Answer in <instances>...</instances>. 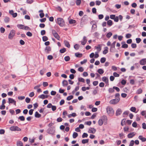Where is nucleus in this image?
<instances>
[{"label":"nucleus","mask_w":146,"mask_h":146,"mask_svg":"<svg viewBox=\"0 0 146 146\" xmlns=\"http://www.w3.org/2000/svg\"><path fill=\"white\" fill-rule=\"evenodd\" d=\"M107 113L110 116H112L114 114V112L113 108L110 106H108L106 108Z\"/></svg>","instance_id":"f257e3e1"},{"label":"nucleus","mask_w":146,"mask_h":146,"mask_svg":"<svg viewBox=\"0 0 146 146\" xmlns=\"http://www.w3.org/2000/svg\"><path fill=\"white\" fill-rule=\"evenodd\" d=\"M57 23L61 27H63L64 25V22L62 18H59L57 19Z\"/></svg>","instance_id":"f03ea898"},{"label":"nucleus","mask_w":146,"mask_h":146,"mask_svg":"<svg viewBox=\"0 0 146 146\" xmlns=\"http://www.w3.org/2000/svg\"><path fill=\"white\" fill-rule=\"evenodd\" d=\"M120 100V98L118 97L115 99L111 100L110 101V103L111 104H115L119 102Z\"/></svg>","instance_id":"7ed1b4c3"},{"label":"nucleus","mask_w":146,"mask_h":146,"mask_svg":"<svg viewBox=\"0 0 146 146\" xmlns=\"http://www.w3.org/2000/svg\"><path fill=\"white\" fill-rule=\"evenodd\" d=\"M15 34V31L14 30H11L8 35V38L10 39H12Z\"/></svg>","instance_id":"20e7f679"},{"label":"nucleus","mask_w":146,"mask_h":146,"mask_svg":"<svg viewBox=\"0 0 146 146\" xmlns=\"http://www.w3.org/2000/svg\"><path fill=\"white\" fill-rule=\"evenodd\" d=\"M47 133L51 134H54L55 132V127H53L49 128L47 131Z\"/></svg>","instance_id":"39448f33"},{"label":"nucleus","mask_w":146,"mask_h":146,"mask_svg":"<svg viewBox=\"0 0 146 146\" xmlns=\"http://www.w3.org/2000/svg\"><path fill=\"white\" fill-rule=\"evenodd\" d=\"M52 33L54 37L58 40H60V37L58 33L54 30L52 31Z\"/></svg>","instance_id":"423d86ee"},{"label":"nucleus","mask_w":146,"mask_h":146,"mask_svg":"<svg viewBox=\"0 0 146 146\" xmlns=\"http://www.w3.org/2000/svg\"><path fill=\"white\" fill-rule=\"evenodd\" d=\"M11 131H21V129L17 126H12L10 128Z\"/></svg>","instance_id":"0eeeda50"},{"label":"nucleus","mask_w":146,"mask_h":146,"mask_svg":"<svg viewBox=\"0 0 146 146\" xmlns=\"http://www.w3.org/2000/svg\"><path fill=\"white\" fill-rule=\"evenodd\" d=\"M100 119L102 121L105 125H106L107 124L108 118L105 115L103 116Z\"/></svg>","instance_id":"6e6552de"},{"label":"nucleus","mask_w":146,"mask_h":146,"mask_svg":"<svg viewBox=\"0 0 146 146\" xmlns=\"http://www.w3.org/2000/svg\"><path fill=\"white\" fill-rule=\"evenodd\" d=\"M90 24L92 25V30L95 31L97 27V25L94 21H91L90 22Z\"/></svg>","instance_id":"1a4fd4ad"},{"label":"nucleus","mask_w":146,"mask_h":146,"mask_svg":"<svg viewBox=\"0 0 146 146\" xmlns=\"http://www.w3.org/2000/svg\"><path fill=\"white\" fill-rule=\"evenodd\" d=\"M8 102L9 104H14V105L16 106V101L11 98H8Z\"/></svg>","instance_id":"9d476101"},{"label":"nucleus","mask_w":146,"mask_h":146,"mask_svg":"<svg viewBox=\"0 0 146 146\" xmlns=\"http://www.w3.org/2000/svg\"><path fill=\"white\" fill-rule=\"evenodd\" d=\"M140 64L141 65H144L146 64V58H143L140 61Z\"/></svg>","instance_id":"9b49d317"},{"label":"nucleus","mask_w":146,"mask_h":146,"mask_svg":"<svg viewBox=\"0 0 146 146\" xmlns=\"http://www.w3.org/2000/svg\"><path fill=\"white\" fill-rule=\"evenodd\" d=\"M95 129L93 128H90L88 130V132L89 133H94L96 132Z\"/></svg>","instance_id":"f8f14e48"},{"label":"nucleus","mask_w":146,"mask_h":146,"mask_svg":"<svg viewBox=\"0 0 146 146\" xmlns=\"http://www.w3.org/2000/svg\"><path fill=\"white\" fill-rule=\"evenodd\" d=\"M143 78L142 77H137V80L140 84L143 83V82L144 80L143 79Z\"/></svg>","instance_id":"ddd939ff"},{"label":"nucleus","mask_w":146,"mask_h":146,"mask_svg":"<svg viewBox=\"0 0 146 146\" xmlns=\"http://www.w3.org/2000/svg\"><path fill=\"white\" fill-rule=\"evenodd\" d=\"M115 43L116 42L115 41L113 42L111 45V48L110 49V51L111 52H113L114 50H113L112 48H114Z\"/></svg>","instance_id":"4468645a"},{"label":"nucleus","mask_w":146,"mask_h":146,"mask_svg":"<svg viewBox=\"0 0 146 146\" xmlns=\"http://www.w3.org/2000/svg\"><path fill=\"white\" fill-rule=\"evenodd\" d=\"M138 138L143 142H145L146 141V138L143 137L142 135H139Z\"/></svg>","instance_id":"2eb2a0df"},{"label":"nucleus","mask_w":146,"mask_h":146,"mask_svg":"<svg viewBox=\"0 0 146 146\" xmlns=\"http://www.w3.org/2000/svg\"><path fill=\"white\" fill-rule=\"evenodd\" d=\"M48 96L45 95L44 94H42L38 96V98L42 99L47 98H48Z\"/></svg>","instance_id":"dca6fc26"},{"label":"nucleus","mask_w":146,"mask_h":146,"mask_svg":"<svg viewBox=\"0 0 146 146\" xmlns=\"http://www.w3.org/2000/svg\"><path fill=\"white\" fill-rule=\"evenodd\" d=\"M136 134L135 133L133 132L127 135V137L129 138H131L133 137Z\"/></svg>","instance_id":"f3484780"},{"label":"nucleus","mask_w":146,"mask_h":146,"mask_svg":"<svg viewBox=\"0 0 146 146\" xmlns=\"http://www.w3.org/2000/svg\"><path fill=\"white\" fill-rule=\"evenodd\" d=\"M122 112L121 110V109H118L116 112V116H118L120 115Z\"/></svg>","instance_id":"a211bd4d"},{"label":"nucleus","mask_w":146,"mask_h":146,"mask_svg":"<svg viewBox=\"0 0 146 146\" xmlns=\"http://www.w3.org/2000/svg\"><path fill=\"white\" fill-rule=\"evenodd\" d=\"M95 48L97 49V50L98 51V52H100L101 50V46L100 45H98L97 46H95Z\"/></svg>","instance_id":"6ab92c4d"},{"label":"nucleus","mask_w":146,"mask_h":146,"mask_svg":"<svg viewBox=\"0 0 146 146\" xmlns=\"http://www.w3.org/2000/svg\"><path fill=\"white\" fill-rule=\"evenodd\" d=\"M87 41V40L86 39V37L85 36H84L83 38V40L81 42V44L83 45H85L86 42Z\"/></svg>","instance_id":"aec40b11"},{"label":"nucleus","mask_w":146,"mask_h":146,"mask_svg":"<svg viewBox=\"0 0 146 146\" xmlns=\"http://www.w3.org/2000/svg\"><path fill=\"white\" fill-rule=\"evenodd\" d=\"M64 42L66 46L68 48H70V45L69 44V42L68 41L66 40H65L64 41Z\"/></svg>","instance_id":"412c9836"},{"label":"nucleus","mask_w":146,"mask_h":146,"mask_svg":"<svg viewBox=\"0 0 146 146\" xmlns=\"http://www.w3.org/2000/svg\"><path fill=\"white\" fill-rule=\"evenodd\" d=\"M102 80L106 83H108V78L104 76L102 78Z\"/></svg>","instance_id":"4be33fe9"},{"label":"nucleus","mask_w":146,"mask_h":146,"mask_svg":"<svg viewBox=\"0 0 146 146\" xmlns=\"http://www.w3.org/2000/svg\"><path fill=\"white\" fill-rule=\"evenodd\" d=\"M51 50V48L49 46H46L45 49V51L48 53Z\"/></svg>","instance_id":"5701e85b"},{"label":"nucleus","mask_w":146,"mask_h":146,"mask_svg":"<svg viewBox=\"0 0 146 146\" xmlns=\"http://www.w3.org/2000/svg\"><path fill=\"white\" fill-rule=\"evenodd\" d=\"M63 86H67L68 85V82L67 81L64 80L62 82Z\"/></svg>","instance_id":"b1692460"},{"label":"nucleus","mask_w":146,"mask_h":146,"mask_svg":"<svg viewBox=\"0 0 146 146\" xmlns=\"http://www.w3.org/2000/svg\"><path fill=\"white\" fill-rule=\"evenodd\" d=\"M41 116L40 114H39L36 111L35 113V117L37 118H39Z\"/></svg>","instance_id":"393cba45"},{"label":"nucleus","mask_w":146,"mask_h":146,"mask_svg":"<svg viewBox=\"0 0 146 146\" xmlns=\"http://www.w3.org/2000/svg\"><path fill=\"white\" fill-rule=\"evenodd\" d=\"M104 48H105V50L103 51V53L104 54H107L108 52V47H105Z\"/></svg>","instance_id":"a878e982"},{"label":"nucleus","mask_w":146,"mask_h":146,"mask_svg":"<svg viewBox=\"0 0 146 146\" xmlns=\"http://www.w3.org/2000/svg\"><path fill=\"white\" fill-rule=\"evenodd\" d=\"M24 26L22 25H17V27L20 29H24Z\"/></svg>","instance_id":"bb28decb"},{"label":"nucleus","mask_w":146,"mask_h":146,"mask_svg":"<svg viewBox=\"0 0 146 146\" xmlns=\"http://www.w3.org/2000/svg\"><path fill=\"white\" fill-rule=\"evenodd\" d=\"M17 146H23V143L20 141H17Z\"/></svg>","instance_id":"cd10ccee"},{"label":"nucleus","mask_w":146,"mask_h":146,"mask_svg":"<svg viewBox=\"0 0 146 146\" xmlns=\"http://www.w3.org/2000/svg\"><path fill=\"white\" fill-rule=\"evenodd\" d=\"M69 23L70 24H73L76 23V21L75 20L70 19L69 20Z\"/></svg>","instance_id":"c85d7f7f"},{"label":"nucleus","mask_w":146,"mask_h":146,"mask_svg":"<svg viewBox=\"0 0 146 146\" xmlns=\"http://www.w3.org/2000/svg\"><path fill=\"white\" fill-rule=\"evenodd\" d=\"M98 72L100 74H102L104 73V70L101 69H99L98 70Z\"/></svg>","instance_id":"c756f323"},{"label":"nucleus","mask_w":146,"mask_h":146,"mask_svg":"<svg viewBox=\"0 0 146 146\" xmlns=\"http://www.w3.org/2000/svg\"><path fill=\"white\" fill-rule=\"evenodd\" d=\"M75 55L77 57H81L82 56V54H79L78 53H76L75 54Z\"/></svg>","instance_id":"7c9ffc66"},{"label":"nucleus","mask_w":146,"mask_h":146,"mask_svg":"<svg viewBox=\"0 0 146 146\" xmlns=\"http://www.w3.org/2000/svg\"><path fill=\"white\" fill-rule=\"evenodd\" d=\"M112 35V34L111 32H110L107 34L106 36L107 38H110Z\"/></svg>","instance_id":"2f4dec72"},{"label":"nucleus","mask_w":146,"mask_h":146,"mask_svg":"<svg viewBox=\"0 0 146 146\" xmlns=\"http://www.w3.org/2000/svg\"><path fill=\"white\" fill-rule=\"evenodd\" d=\"M78 136V134L75 132H74L73 133L72 137L73 138H75L76 137Z\"/></svg>","instance_id":"473e14b6"},{"label":"nucleus","mask_w":146,"mask_h":146,"mask_svg":"<svg viewBox=\"0 0 146 146\" xmlns=\"http://www.w3.org/2000/svg\"><path fill=\"white\" fill-rule=\"evenodd\" d=\"M88 139H83L82 141V143L83 144L87 143L88 142Z\"/></svg>","instance_id":"72a5a7b5"},{"label":"nucleus","mask_w":146,"mask_h":146,"mask_svg":"<svg viewBox=\"0 0 146 146\" xmlns=\"http://www.w3.org/2000/svg\"><path fill=\"white\" fill-rule=\"evenodd\" d=\"M106 60V58L104 57L102 58L100 60V62L102 63H104Z\"/></svg>","instance_id":"f704fd0d"},{"label":"nucleus","mask_w":146,"mask_h":146,"mask_svg":"<svg viewBox=\"0 0 146 146\" xmlns=\"http://www.w3.org/2000/svg\"><path fill=\"white\" fill-rule=\"evenodd\" d=\"M108 25L110 26H111L112 24V21L111 20H109L107 21Z\"/></svg>","instance_id":"c9c22d12"},{"label":"nucleus","mask_w":146,"mask_h":146,"mask_svg":"<svg viewBox=\"0 0 146 146\" xmlns=\"http://www.w3.org/2000/svg\"><path fill=\"white\" fill-rule=\"evenodd\" d=\"M103 122L100 119L99 121H98V124L100 126H102L103 123Z\"/></svg>","instance_id":"e433bc0d"},{"label":"nucleus","mask_w":146,"mask_h":146,"mask_svg":"<svg viewBox=\"0 0 146 146\" xmlns=\"http://www.w3.org/2000/svg\"><path fill=\"white\" fill-rule=\"evenodd\" d=\"M64 60L66 61H69L70 60V57L68 56H65L64 58Z\"/></svg>","instance_id":"4c0bfd02"},{"label":"nucleus","mask_w":146,"mask_h":146,"mask_svg":"<svg viewBox=\"0 0 146 146\" xmlns=\"http://www.w3.org/2000/svg\"><path fill=\"white\" fill-rule=\"evenodd\" d=\"M66 51V49L65 48H64L61 49L60 50V52L61 53H62L65 52Z\"/></svg>","instance_id":"58836bf2"},{"label":"nucleus","mask_w":146,"mask_h":146,"mask_svg":"<svg viewBox=\"0 0 146 146\" xmlns=\"http://www.w3.org/2000/svg\"><path fill=\"white\" fill-rule=\"evenodd\" d=\"M130 110L133 112H135L136 110V108L135 107H132L130 109Z\"/></svg>","instance_id":"ea45409f"},{"label":"nucleus","mask_w":146,"mask_h":146,"mask_svg":"<svg viewBox=\"0 0 146 146\" xmlns=\"http://www.w3.org/2000/svg\"><path fill=\"white\" fill-rule=\"evenodd\" d=\"M42 40L44 41H46L48 40V37L46 36H43L42 38Z\"/></svg>","instance_id":"a19ab883"},{"label":"nucleus","mask_w":146,"mask_h":146,"mask_svg":"<svg viewBox=\"0 0 146 146\" xmlns=\"http://www.w3.org/2000/svg\"><path fill=\"white\" fill-rule=\"evenodd\" d=\"M41 84H40L35 86L34 87V89L37 90L38 88H39L41 86Z\"/></svg>","instance_id":"79ce46f5"},{"label":"nucleus","mask_w":146,"mask_h":146,"mask_svg":"<svg viewBox=\"0 0 146 146\" xmlns=\"http://www.w3.org/2000/svg\"><path fill=\"white\" fill-rule=\"evenodd\" d=\"M78 81L80 82H84V79L82 78H78Z\"/></svg>","instance_id":"37998d69"},{"label":"nucleus","mask_w":146,"mask_h":146,"mask_svg":"<svg viewBox=\"0 0 146 146\" xmlns=\"http://www.w3.org/2000/svg\"><path fill=\"white\" fill-rule=\"evenodd\" d=\"M73 98V96L72 95L68 97L67 98V100H70Z\"/></svg>","instance_id":"c03bdc74"},{"label":"nucleus","mask_w":146,"mask_h":146,"mask_svg":"<svg viewBox=\"0 0 146 146\" xmlns=\"http://www.w3.org/2000/svg\"><path fill=\"white\" fill-rule=\"evenodd\" d=\"M108 91L109 93H112L114 91V90L113 88H110L109 89Z\"/></svg>","instance_id":"a18cd8bd"},{"label":"nucleus","mask_w":146,"mask_h":146,"mask_svg":"<svg viewBox=\"0 0 146 146\" xmlns=\"http://www.w3.org/2000/svg\"><path fill=\"white\" fill-rule=\"evenodd\" d=\"M9 21V18L8 17H6L4 21L6 23H8Z\"/></svg>","instance_id":"49530a36"},{"label":"nucleus","mask_w":146,"mask_h":146,"mask_svg":"<svg viewBox=\"0 0 146 146\" xmlns=\"http://www.w3.org/2000/svg\"><path fill=\"white\" fill-rule=\"evenodd\" d=\"M5 31V29L3 27H1L0 28V31L1 33H4Z\"/></svg>","instance_id":"de8ad7c7"},{"label":"nucleus","mask_w":146,"mask_h":146,"mask_svg":"<svg viewBox=\"0 0 146 146\" xmlns=\"http://www.w3.org/2000/svg\"><path fill=\"white\" fill-rule=\"evenodd\" d=\"M74 48L76 50H77L79 49V46L78 44H76L74 46Z\"/></svg>","instance_id":"09e8293b"},{"label":"nucleus","mask_w":146,"mask_h":146,"mask_svg":"<svg viewBox=\"0 0 146 146\" xmlns=\"http://www.w3.org/2000/svg\"><path fill=\"white\" fill-rule=\"evenodd\" d=\"M81 3V0H77L76 2V4L77 5H79Z\"/></svg>","instance_id":"8fccbe9b"},{"label":"nucleus","mask_w":146,"mask_h":146,"mask_svg":"<svg viewBox=\"0 0 146 146\" xmlns=\"http://www.w3.org/2000/svg\"><path fill=\"white\" fill-rule=\"evenodd\" d=\"M143 90L141 88H139L137 90V94H140L142 93Z\"/></svg>","instance_id":"3c124183"},{"label":"nucleus","mask_w":146,"mask_h":146,"mask_svg":"<svg viewBox=\"0 0 146 146\" xmlns=\"http://www.w3.org/2000/svg\"><path fill=\"white\" fill-rule=\"evenodd\" d=\"M25 98V97L24 96H19L18 97V99L19 100H23Z\"/></svg>","instance_id":"603ef678"},{"label":"nucleus","mask_w":146,"mask_h":146,"mask_svg":"<svg viewBox=\"0 0 146 146\" xmlns=\"http://www.w3.org/2000/svg\"><path fill=\"white\" fill-rule=\"evenodd\" d=\"M53 58V56L51 55H49L48 56L47 58L49 60H52Z\"/></svg>","instance_id":"864d4df0"},{"label":"nucleus","mask_w":146,"mask_h":146,"mask_svg":"<svg viewBox=\"0 0 146 146\" xmlns=\"http://www.w3.org/2000/svg\"><path fill=\"white\" fill-rule=\"evenodd\" d=\"M88 135L86 133H84L82 135V137L84 138V137H88Z\"/></svg>","instance_id":"5fc2aeb1"},{"label":"nucleus","mask_w":146,"mask_h":146,"mask_svg":"<svg viewBox=\"0 0 146 146\" xmlns=\"http://www.w3.org/2000/svg\"><path fill=\"white\" fill-rule=\"evenodd\" d=\"M99 52H95V55H94V57L95 58H97L99 57V55L98 54Z\"/></svg>","instance_id":"6e6d98bb"},{"label":"nucleus","mask_w":146,"mask_h":146,"mask_svg":"<svg viewBox=\"0 0 146 146\" xmlns=\"http://www.w3.org/2000/svg\"><path fill=\"white\" fill-rule=\"evenodd\" d=\"M31 101V99L28 97L26 98L25 99V101L27 103H29Z\"/></svg>","instance_id":"4d7b16f0"},{"label":"nucleus","mask_w":146,"mask_h":146,"mask_svg":"<svg viewBox=\"0 0 146 146\" xmlns=\"http://www.w3.org/2000/svg\"><path fill=\"white\" fill-rule=\"evenodd\" d=\"M19 119L21 121H24L25 120L24 117L23 116H21L19 117Z\"/></svg>","instance_id":"13d9d810"},{"label":"nucleus","mask_w":146,"mask_h":146,"mask_svg":"<svg viewBox=\"0 0 146 146\" xmlns=\"http://www.w3.org/2000/svg\"><path fill=\"white\" fill-rule=\"evenodd\" d=\"M5 106L4 104H2L1 106L0 107V109L3 110L5 108Z\"/></svg>","instance_id":"bf43d9fd"},{"label":"nucleus","mask_w":146,"mask_h":146,"mask_svg":"<svg viewBox=\"0 0 146 146\" xmlns=\"http://www.w3.org/2000/svg\"><path fill=\"white\" fill-rule=\"evenodd\" d=\"M128 46L127 44H124L122 46V47L123 48H126L128 47Z\"/></svg>","instance_id":"052dcab7"},{"label":"nucleus","mask_w":146,"mask_h":146,"mask_svg":"<svg viewBox=\"0 0 146 146\" xmlns=\"http://www.w3.org/2000/svg\"><path fill=\"white\" fill-rule=\"evenodd\" d=\"M51 95L54 96L56 94V92L54 91H52L50 93Z\"/></svg>","instance_id":"680f3d73"},{"label":"nucleus","mask_w":146,"mask_h":146,"mask_svg":"<svg viewBox=\"0 0 146 146\" xmlns=\"http://www.w3.org/2000/svg\"><path fill=\"white\" fill-rule=\"evenodd\" d=\"M142 128L144 129H146V124L145 123H142Z\"/></svg>","instance_id":"e2e57ef3"},{"label":"nucleus","mask_w":146,"mask_h":146,"mask_svg":"<svg viewBox=\"0 0 146 146\" xmlns=\"http://www.w3.org/2000/svg\"><path fill=\"white\" fill-rule=\"evenodd\" d=\"M27 36H31L32 35V34L30 32H28L26 34Z\"/></svg>","instance_id":"0e129e2a"},{"label":"nucleus","mask_w":146,"mask_h":146,"mask_svg":"<svg viewBox=\"0 0 146 146\" xmlns=\"http://www.w3.org/2000/svg\"><path fill=\"white\" fill-rule=\"evenodd\" d=\"M33 1V0H27V2L28 4H31Z\"/></svg>","instance_id":"69168bd1"},{"label":"nucleus","mask_w":146,"mask_h":146,"mask_svg":"<svg viewBox=\"0 0 146 146\" xmlns=\"http://www.w3.org/2000/svg\"><path fill=\"white\" fill-rule=\"evenodd\" d=\"M87 62V60L86 59L84 60L83 61L80 62V64H83L84 63H86Z\"/></svg>","instance_id":"338daca9"},{"label":"nucleus","mask_w":146,"mask_h":146,"mask_svg":"<svg viewBox=\"0 0 146 146\" xmlns=\"http://www.w3.org/2000/svg\"><path fill=\"white\" fill-rule=\"evenodd\" d=\"M84 69L82 67H80L78 69V70L80 72H82L84 71Z\"/></svg>","instance_id":"774afa93"}]
</instances>
